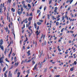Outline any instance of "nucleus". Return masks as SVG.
Segmentation results:
<instances>
[{
    "instance_id": "1",
    "label": "nucleus",
    "mask_w": 77,
    "mask_h": 77,
    "mask_svg": "<svg viewBox=\"0 0 77 77\" xmlns=\"http://www.w3.org/2000/svg\"><path fill=\"white\" fill-rule=\"evenodd\" d=\"M0 57H1V55L0 54V63H3V59H4V57H2L1 58H0Z\"/></svg>"
},
{
    "instance_id": "2",
    "label": "nucleus",
    "mask_w": 77,
    "mask_h": 77,
    "mask_svg": "<svg viewBox=\"0 0 77 77\" xmlns=\"http://www.w3.org/2000/svg\"><path fill=\"white\" fill-rule=\"evenodd\" d=\"M8 75H9V77H12V74H11V71H9Z\"/></svg>"
},
{
    "instance_id": "3",
    "label": "nucleus",
    "mask_w": 77,
    "mask_h": 77,
    "mask_svg": "<svg viewBox=\"0 0 77 77\" xmlns=\"http://www.w3.org/2000/svg\"><path fill=\"white\" fill-rule=\"evenodd\" d=\"M3 44V39H1L0 41V45H2Z\"/></svg>"
},
{
    "instance_id": "4",
    "label": "nucleus",
    "mask_w": 77,
    "mask_h": 77,
    "mask_svg": "<svg viewBox=\"0 0 77 77\" xmlns=\"http://www.w3.org/2000/svg\"><path fill=\"white\" fill-rule=\"evenodd\" d=\"M37 65H38V64H36L34 66V68H33V69L35 70V69H37Z\"/></svg>"
},
{
    "instance_id": "5",
    "label": "nucleus",
    "mask_w": 77,
    "mask_h": 77,
    "mask_svg": "<svg viewBox=\"0 0 77 77\" xmlns=\"http://www.w3.org/2000/svg\"><path fill=\"white\" fill-rule=\"evenodd\" d=\"M23 13V12L21 11H17V14H19V15H21V14Z\"/></svg>"
},
{
    "instance_id": "6",
    "label": "nucleus",
    "mask_w": 77,
    "mask_h": 77,
    "mask_svg": "<svg viewBox=\"0 0 77 77\" xmlns=\"http://www.w3.org/2000/svg\"><path fill=\"white\" fill-rule=\"evenodd\" d=\"M4 48V47H3V46H2V45H0V48H1L2 50H3V51Z\"/></svg>"
},
{
    "instance_id": "7",
    "label": "nucleus",
    "mask_w": 77,
    "mask_h": 77,
    "mask_svg": "<svg viewBox=\"0 0 77 77\" xmlns=\"http://www.w3.org/2000/svg\"><path fill=\"white\" fill-rule=\"evenodd\" d=\"M17 71H18V69H16V71L14 72V74H16L17 72Z\"/></svg>"
},
{
    "instance_id": "8",
    "label": "nucleus",
    "mask_w": 77,
    "mask_h": 77,
    "mask_svg": "<svg viewBox=\"0 0 77 77\" xmlns=\"http://www.w3.org/2000/svg\"><path fill=\"white\" fill-rule=\"evenodd\" d=\"M28 6L29 8V9H30L31 8V5L30 4H28Z\"/></svg>"
},
{
    "instance_id": "9",
    "label": "nucleus",
    "mask_w": 77,
    "mask_h": 77,
    "mask_svg": "<svg viewBox=\"0 0 77 77\" xmlns=\"http://www.w3.org/2000/svg\"><path fill=\"white\" fill-rule=\"evenodd\" d=\"M37 24H38V25H41V24H42V23H40L39 22H38L37 23Z\"/></svg>"
},
{
    "instance_id": "10",
    "label": "nucleus",
    "mask_w": 77,
    "mask_h": 77,
    "mask_svg": "<svg viewBox=\"0 0 77 77\" xmlns=\"http://www.w3.org/2000/svg\"><path fill=\"white\" fill-rule=\"evenodd\" d=\"M42 63H43V62H42L40 64V68H41V67H42Z\"/></svg>"
},
{
    "instance_id": "11",
    "label": "nucleus",
    "mask_w": 77,
    "mask_h": 77,
    "mask_svg": "<svg viewBox=\"0 0 77 77\" xmlns=\"http://www.w3.org/2000/svg\"><path fill=\"white\" fill-rule=\"evenodd\" d=\"M5 60L6 61V62H8V63H9L10 62L9 60H8V58H6L5 59Z\"/></svg>"
},
{
    "instance_id": "12",
    "label": "nucleus",
    "mask_w": 77,
    "mask_h": 77,
    "mask_svg": "<svg viewBox=\"0 0 77 77\" xmlns=\"http://www.w3.org/2000/svg\"><path fill=\"white\" fill-rule=\"evenodd\" d=\"M34 25L35 29H36V23H35L34 24Z\"/></svg>"
},
{
    "instance_id": "13",
    "label": "nucleus",
    "mask_w": 77,
    "mask_h": 77,
    "mask_svg": "<svg viewBox=\"0 0 77 77\" xmlns=\"http://www.w3.org/2000/svg\"><path fill=\"white\" fill-rule=\"evenodd\" d=\"M3 13V11H2V8L0 9V14H2Z\"/></svg>"
},
{
    "instance_id": "14",
    "label": "nucleus",
    "mask_w": 77,
    "mask_h": 77,
    "mask_svg": "<svg viewBox=\"0 0 77 77\" xmlns=\"http://www.w3.org/2000/svg\"><path fill=\"white\" fill-rule=\"evenodd\" d=\"M32 17H29V21H30L31 20H32Z\"/></svg>"
},
{
    "instance_id": "15",
    "label": "nucleus",
    "mask_w": 77,
    "mask_h": 77,
    "mask_svg": "<svg viewBox=\"0 0 77 77\" xmlns=\"http://www.w3.org/2000/svg\"><path fill=\"white\" fill-rule=\"evenodd\" d=\"M73 2V0H70L69 2H70V4H71V3Z\"/></svg>"
},
{
    "instance_id": "16",
    "label": "nucleus",
    "mask_w": 77,
    "mask_h": 77,
    "mask_svg": "<svg viewBox=\"0 0 77 77\" xmlns=\"http://www.w3.org/2000/svg\"><path fill=\"white\" fill-rule=\"evenodd\" d=\"M6 52H7V49L6 48L4 51V53L5 54H6Z\"/></svg>"
},
{
    "instance_id": "17",
    "label": "nucleus",
    "mask_w": 77,
    "mask_h": 77,
    "mask_svg": "<svg viewBox=\"0 0 77 77\" xmlns=\"http://www.w3.org/2000/svg\"><path fill=\"white\" fill-rule=\"evenodd\" d=\"M74 64H75V65H76V64H77V63H76V61H74V63H73L72 64V65H73Z\"/></svg>"
},
{
    "instance_id": "18",
    "label": "nucleus",
    "mask_w": 77,
    "mask_h": 77,
    "mask_svg": "<svg viewBox=\"0 0 77 77\" xmlns=\"http://www.w3.org/2000/svg\"><path fill=\"white\" fill-rule=\"evenodd\" d=\"M12 48H11V52L10 53V54H11L12 53Z\"/></svg>"
},
{
    "instance_id": "19",
    "label": "nucleus",
    "mask_w": 77,
    "mask_h": 77,
    "mask_svg": "<svg viewBox=\"0 0 77 77\" xmlns=\"http://www.w3.org/2000/svg\"><path fill=\"white\" fill-rule=\"evenodd\" d=\"M21 12H23V7L21 8Z\"/></svg>"
},
{
    "instance_id": "20",
    "label": "nucleus",
    "mask_w": 77,
    "mask_h": 77,
    "mask_svg": "<svg viewBox=\"0 0 77 77\" xmlns=\"http://www.w3.org/2000/svg\"><path fill=\"white\" fill-rule=\"evenodd\" d=\"M32 63H33V65H34V64H35V61H34V60H33L32 62Z\"/></svg>"
},
{
    "instance_id": "21",
    "label": "nucleus",
    "mask_w": 77,
    "mask_h": 77,
    "mask_svg": "<svg viewBox=\"0 0 77 77\" xmlns=\"http://www.w3.org/2000/svg\"><path fill=\"white\" fill-rule=\"evenodd\" d=\"M60 47V46H58L57 47L58 50H59H59H60V48H59Z\"/></svg>"
},
{
    "instance_id": "22",
    "label": "nucleus",
    "mask_w": 77,
    "mask_h": 77,
    "mask_svg": "<svg viewBox=\"0 0 77 77\" xmlns=\"http://www.w3.org/2000/svg\"><path fill=\"white\" fill-rule=\"evenodd\" d=\"M6 70V67H5L3 69V71H5Z\"/></svg>"
},
{
    "instance_id": "23",
    "label": "nucleus",
    "mask_w": 77,
    "mask_h": 77,
    "mask_svg": "<svg viewBox=\"0 0 77 77\" xmlns=\"http://www.w3.org/2000/svg\"><path fill=\"white\" fill-rule=\"evenodd\" d=\"M60 77V75H55L54 76V77Z\"/></svg>"
},
{
    "instance_id": "24",
    "label": "nucleus",
    "mask_w": 77,
    "mask_h": 77,
    "mask_svg": "<svg viewBox=\"0 0 77 77\" xmlns=\"http://www.w3.org/2000/svg\"><path fill=\"white\" fill-rule=\"evenodd\" d=\"M59 24V22H57L56 23V25H57V26H58V25Z\"/></svg>"
},
{
    "instance_id": "25",
    "label": "nucleus",
    "mask_w": 77,
    "mask_h": 77,
    "mask_svg": "<svg viewBox=\"0 0 77 77\" xmlns=\"http://www.w3.org/2000/svg\"><path fill=\"white\" fill-rule=\"evenodd\" d=\"M11 10L13 12H15V10L14 9V8H11Z\"/></svg>"
},
{
    "instance_id": "26",
    "label": "nucleus",
    "mask_w": 77,
    "mask_h": 77,
    "mask_svg": "<svg viewBox=\"0 0 77 77\" xmlns=\"http://www.w3.org/2000/svg\"><path fill=\"white\" fill-rule=\"evenodd\" d=\"M4 77H7V75H6V73H4Z\"/></svg>"
},
{
    "instance_id": "27",
    "label": "nucleus",
    "mask_w": 77,
    "mask_h": 77,
    "mask_svg": "<svg viewBox=\"0 0 77 77\" xmlns=\"http://www.w3.org/2000/svg\"><path fill=\"white\" fill-rule=\"evenodd\" d=\"M16 59H17V57H15L14 58V60L15 62H16Z\"/></svg>"
},
{
    "instance_id": "28",
    "label": "nucleus",
    "mask_w": 77,
    "mask_h": 77,
    "mask_svg": "<svg viewBox=\"0 0 77 77\" xmlns=\"http://www.w3.org/2000/svg\"><path fill=\"white\" fill-rule=\"evenodd\" d=\"M63 30H64V28H63L61 29V32H63Z\"/></svg>"
},
{
    "instance_id": "29",
    "label": "nucleus",
    "mask_w": 77,
    "mask_h": 77,
    "mask_svg": "<svg viewBox=\"0 0 77 77\" xmlns=\"http://www.w3.org/2000/svg\"><path fill=\"white\" fill-rule=\"evenodd\" d=\"M41 53H42V54L41 53L40 54V56H42V53H43V51H42V52H41Z\"/></svg>"
},
{
    "instance_id": "30",
    "label": "nucleus",
    "mask_w": 77,
    "mask_h": 77,
    "mask_svg": "<svg viewBox=\"0 0 77 77\" xmlns=\"http://www.w3.org/2000/svg\"><path fill=\"white\" fill-rule=\"evenodd\" d=\"M33 59H36V57H33V58H31L32 60H33Z\"/></svg>"
},
{
    "instance_id": "31",
    "label": "nucleus",
    "mask_w": 77,
    "mask_h": 77,
    "mask_svg": "<svg viewBox=\"0 0 77 77\" xmlns=\"http://www.w3.org/2000/svg\"><path fill=\"white\" fill-rule=\"evenodd\" d=\"M73 70H74V69L72 68H70V70L71 71H73Z\"/></svg>"
},
{
    "instance_id": "32",
    "label": "nucleus",
    "mask_w": 77,
    "mask_h": 77,
    "mask_svg": "<svg viewBox=\"0 0 77 77\" xmlns=\"http://www.w3.org/2000/svg\"><path fill=\"white\" fill-rule=\"evenodd\" d=\"M48 20H49V19H50V14H48Z\"/></svg>"
},
{
    "instance_id": "33",
    "label": "nucleus",
    "mask_w": 77,
    "mask_h": 77,
    "mask_svg": "<svg viewBox=\"0 0 77 77\" xmlns=\"http://www.w3.org/2000/svg\"><path fill=\"white\" fill-rule=\"evenodd\" d=\"M7 17H9V12H7Z\"/></svg>"
},
{
    "instance_id": "34",
    "label": "nucleus",
    "mask_w": 77,
    "mask_h": 77,
    "mask_svg": "<svg viewBox=\"0 0 77 77\" xmlns=\"http://www.w3.org/2000/svg\"><path fill=\"white\" fill-rule=\"evenodd\" d=\"M52 2V0H50L49 2V4H50L51 3V2Z\"/></svg>"
},
{
    "instance_id": "35",
    "label": "nucleus",
    "mask_w": 77,
    "mask_h": 77,
    "mask_svg": "<svg viewBox=\"0 0 77 77\" xmlns=\"http://www.w3.org/2000/svg\"><path fill=\"white\" fill-rule=\"evenodd\" d=\"M54 17V16H52V18H53V20H54V19L55 18Z\"/></svg>"
},
{
    "instance_id": "36",
    "label": "nucleus",
    "mask_w": 77,
    "mask_h": 77,
    "mask_svg": "<svg viewBox=\"0 0 77 77\" xmlns=\"http://www.w3.org/2000/svg\"><path fill=\"white\" fill-rule=\"evenodd\" d=\"M53 38V36L51 35V37L49 39V41H51V38Z\"/></svg>"
},
{
    "instance_id": "37",
    "label": "nucleus",
    "mask_w": 77,
    "mask_h": 77,
    "mask_svg": "<svg viewBox=\"0 0 77 77\" xmlns=\"http://www.w3.org/2000/svg\"><path fill=\"white\" fill-rule=\"evenodd\" d=\"M31 60H29L28 61H27L26 62H31Z\"/></svg>"
},
{
    "instance_id": "38",
    "label": "nucleus",
    "mask_w": 77,
    "mask_h": 77,
    "mask_svg": "<svg viewBox=\"0 0 77 77\" xmlns=\"http://www.w3.org/2000/svg\"><path fill=\"white\" fill-rule=\"evenodd\" d=\"M47 68H46L44 71V72H46L47 71Z\"/></svg>"
},
{
    "instance_id": "39",
    "label": "nucleus",
    "mask_w": 77,
    "mask_h": 77,
    "mask_svg": "<svg viewBox=\"0 0 77 77\" xmlns=\"http://www.w3.org/2000/svg\"><path fill=\"white\" fill-rule=\"evenodd\" d=\"M28 28H29V29L31 31V32H32V29H30V27L29 26Z\"/></svg>"
},
{
    "instance_id": "40",
    "label": "nucleus",
    "mask_w": 77,
    "mask_h": 77,
    "mask_svg": "<svg viewBox=\"0 0 77 77\" xmlns=\"http://www.w3.org/2000/svg\"><path fill=\"white\" fill-rule=\"evenodd\" d=\"M57 10L56 9H55L54 10V12H57Z\"/></svg>"
},
{
    "instance_id": "41",
    "label": "nucleus",
    "mask_w": 77,
    "mask_h": 77,
    "mask_svg": "<svg viewBox=\"0 0 77 77\" xmlns=\"http://www.w3.org/2000/svg\"><path fill=\"white\" fill-rule=\"evenodd\" d=\"M13 6H15V3L14 2L13 5Z\"/></svg>"
},
{
    "instance_id": "42",
    "label": "nucleus",
    "mask_w": 77,
    "mask_h": 77,
    "mask_svg": "<svg viewBox=\"0 0 77 77\" xmlns=\"http://www.w3.org/2000/svg\"><path fill=\"white\" fill-rule=\"evenodd\" d=\"M64 19H65V17H62V20H64Z\"/></svg>"
},
{
    "instance_id": "43",
    "label": "nucleus",
    "mask_w": 77,
    "mask_h": 77,
    "mask_svg": "<svg viewBox=\"0 0 77 77\" xmlns=\"http://www.w3.org/2000/svg\"><path fill=\"white\" fill-rule=\"evenodd\" d=\"M46 8H47V7L45 6L44 8V11H45V10L46 9Z\"/></svg>"
},
{
    "instance_id": "44",
    "label": "nucleus",
    "mask_w": 77,
    "mask_h": 77,
    "mask_svg": "<svg viewBox=\"0 0 77 77\" xmlns=\"http://www.w3.org/2000/svg\"><path fill=\"white\" fill-rule=\"evenodd\" d=\"M43 35H44V34H42L41 37V39H42V38L43 37Z\"/></svg>"
},
{
    "instance_id": "45",
    "label": "nucleus",
    "mask_w": 77,
    "mask_h": 77,
    "mask_svg": "<svg viewBox=\"0 0 77 77\" xmlns=\"http://www.w3.org/2000/svg\"><path fill=\"white\" fill-rule=\"evenodd\" d=\"M39 21H40V22H41L42 23L43 22V20H40Z\"/></svg>"
},
{
    "instance_id": "46",
    "label": "nucleus",
    "mask_w": 77,
    "mask_h": 77,
    "mask_svg": "<svg viewBox=\"0 0 77 77\" xmlns=\"http://www.w3.org/2000/svg\"><path fill=\"white\" fill-rule=\"evenodd\" d=\"M40 11H40L39 10H38L37 11V13H39Z\"/></svg>"
},
{
    "instance_id": "47",
    "label": "nucleus",
    "mask_w": 77,
    "mask_h": 77,
    "mask_svg": "<svg viewBox=\"0 0 77 77\" xmlns=\"http://www.w3.org/2000/svg\"><path fill=\"white\" fill-rule=\"evenodd\" d=\"M29 16H32V13L29 14Z\"/></svg>"
},
{
    "instance_id": "48",
    "label": "nucleus",
    "mask_w": 77,
    "mask_h": 77,
    "mask_svg": "<svg viewBox=\"0 0 77 77\" xmlns=\"http://www.w3.org/2000/svg\"><path fill=\"white\" fill-rule=\"evenodd\" d=\"M60 17V15H59L57 17V18H59Z\"/></svg>"
},
{
    "instance_id": "49",
    "label": "nucleus",
    "mask_w": 77,
    "mask_h": 77,
    "mask_svg": "<svg viewBox=\"0 0 77 77\" xmlns=\"http://www.w3.org/2000/svg\"><path fill=\"white\" fill-rule=\"evenodd\" d=\"M44 45H46V41H45V43H44Z\"/></svg>"
},
{
    "instance_id": "50",
    "label": "nucleus",
    "mask_w": 77,
    "mask_h": 77,
    "mask_svg": "<svg viewBox=\"0 0 77 77\" xmlns=\"http://www.w3.org/2000/svg\"><path fill=\"white\" fill-rule=\"evenodd\" d=\"M30 51L29 50L28 51V52H27V53L28 54V53H29L30 52Z\"/></svg>"
},
{
    "instance_id": "51",
    "label": "nucleus",
    "mask_w": 77,
    "mask_h": 77,
    "mask_svg": "<svg viewBox=\"0 0 77 77\" xmlns=\"http://www.w3.org/2000/svg\"><path fill=\"white\" fill-rule=\"evenodd\" d=\"M26 41H27L28 40V39H27V37H26Z\"/></svg>"
},
{
    "instance_id": "52",
    "label": "nucleus",
    "mask_w": 77,
    "mask_h": 77,
    "mask_svg": "<svg viewBox=\"0 0 77 77\" xmlns=\"http://www.w3.org/2000/svg\"><path fill=\"white\" fill-rule=\"evenodd\" d=\"M73 50H74V52H75V48H74L73 49Z\"/></svg>"
},
{
    "instance_id": "53",
    "label": "nucleus",
    "mask_w": 77,
    "mask_h": 77,
    "mask_svg": "<svg viewBox=\"0 0 77 77\" xmlns=\"http://www.w3.org/2000/svg\"><path fill=\"white\" fill-rule=\"evenodd\" d=\"M8 70H7L6 71V72H5V74H7V73H8Z\"/></svg>"
},
{
    "instance_id": "54",
    "label": "nucleus",
    "mask_w": 77,
    "mask_h": 77,
    "mask_svg": "<svg viewBox=\"0 0 77 77\" xmlns=\"http://www.w3.org/2000/svg\"><path fill=\"white\" fill-rule=\"evenodd\" d=\"M12 68H13V66H11L10 69H12Z\"/></svg>"
},
{
    "instance_id": "55",
    "label": "nucleus",
    "mask_w": 77,
    "mask_h": 77,
    "mask_svg": "<svg viewBox=\"0 0 77 77\" xmlns=\"http://www.w3.org/2000/svg\"><path fill=\"white\" fill-rule=\"evenodd\" d=\"M39 26H38L37 29V30H38V29H39Z\"/></svg>"
},
{
    "instance_id": "56",
    "label": "nucleus",
    "mask_w": 77,
    "mask_h": 77,
    "mask_svg": "<svg viewBox=\"0 0 77 77\" xmlns=\"http://www.w3.org/2000/svg\"><path fill=\"white\" fill-rule=\"evenodd\" d=\"M25 57V54H24L23 55V56H22V57H23V58H24V57Z\"/></svg>"
},
{
    "instance_id": "57",
    "label": "nucleus",
    "mask_w": 77,
    "mask_h": 77,
    "mask_svg": "<svg viewBox=\"0 0 77 77\" xmlns=\"http://www.w3.org/2000/svg\"><path fill=\"white\" fill-rule=\"evenodd\" d=\"M24 2H25V1H23L22 2V3H24Z\"/></svg>"
},
{
    "instance_id": "58",
    "label": "nucleus",
    "mask_w": 77,
    "mask_h": 77,
    "mask_svg": "<svg viewBox=\"0 0 77 77\" xmlns=\"http://www.w3.org/2000/svg\"><path fill=\"white\" fill-rule=\"evenodd\" d=\"M60 20V18H58V19H57V21H59V20Z\"/></svg>"
},
{
    "instance_id": "59",
    "label": "nucleus",
    "mask_w": 77,
    "mask_h": 77,
    "mask_svg": "<svg viewBox=\"0 0 77 77\" xmlns=\"http://www.w3.org/2000/svg\"><path fill=\"white\" fill-rule=\"evenodd\" d=\"M57 7H56L55 8V9H56V10H57Z\"/></svg>"
},
{
    "instance_id": "60",
    "label": "nucleus",
    "mask_w": 77,
    "mask_h": 77,
    "mask_svg": "<svg viewBox=\"0 0 77 77\" xmlns=\"http://www.w3.org/2000/svg\"><path fill=\"white\" fill-rule=\"evenodd\" d=\"M6 7H4V11H6Z\"/></svg>"
},
{
    "instance_id": "61",
    "label": "nucleus",
    "mask_w": 77,
    "mask_h": 77,
    "mask_svg": "<svg viewBox=\"0 0 77 77\" xmlns=\"http://www.w3.org/2000/svg\"><path fill=\"white\" fill-rule=\"evenodd\" d=\"M31 0H29V3H30V2H31Z\"/></svg>"
},
{
    "instance_id": "62",
    "label": "nucleus",
    "mask_w": 77,
    "mask_h": 77,
    "mask_svg": "<svg viewBox=\"0 0 77 77\" xmlns=\"http://www.w3.org/2000/svg\"><path fill=\"white\" fill-rule=\"evenodd\" d=\"M60 65H63V63H61V64H59Z\"/></svg>"
},
{
    "instance_id": "63",
    "label": "nucleus",
    "mask_w": 77,
    "mask_h": 77,
    "mask_svg": "<svg viewBox=\"0 0 77 77\" xmlns=\"http://www.w3.org/2000/svg\"><path fill=\"white\" fill-rule=\"evenodd\" d=\"M17 74H18V75H20V72H18V73H17Z\"/></svg>"
},
{
    "instance_id": "64",
    "label": "nucleus",
    "mask_w": 77,
    "mask_h": 77,
    "mask_svg": "<svg viewBox=\"0 0 77 77\" xmlns=\"http://www.w3.org/2000/svg\"><path fill=\"white\" fill-rule=\"evenodd\" d=\"M28 56H29V55H30V53H28Z\"/></svg>"
}]
</instances>
